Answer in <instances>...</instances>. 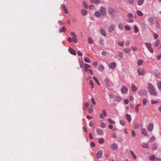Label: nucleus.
<instances>
[{
	"instance_id": "49",
	"label": "nucleus",
	"mask_w": 161,
	"mask_h": 161,
	"mask_svg": "<svg viewBox=\"0 0 161 161\" xmlns=\"http://www.w3.org/2000/svg\"><path fill=\"white\" fill-rule=\"evenodd\" d=\"M125 30L127 31H130L131 30L130 27L129 25H126L125 26Z\"/></svg>"
},
{
	"instance_id": "51",
	"label": "nucleus",
	"mask_w": 161,
	"mask_h": 161,
	"mask_svg": "<svg viewBox=\"0 0 161 161\" xmlns=\"http://www.w3.org/2000/svg\"><path fill=\"white\" fill-rule=\"evenodd\" d=\"M128 23H132L134 22V20L132 19H126Z\"/></svg>"
},
{
	"instance_id": "40",
	"label": "nucleus",
	"mask_w": 161,
	"mask_h": 161,
	"mask_svg": "<svg viewBox=\"0 0 161 161\" xmlns=\"http://www.w3.org/2000/svg\"><path fill=\"white\" fill-rule=\"evenodd\" d=\"M159 44V40L157 39L155 42V44H154V47H157L158 46Z\"/></svg>"
},
{
	"instance_id": "34",
	"label": "nucleus",
	"mask_w": 161,
	"mask_h": 161,
	"mask_svg": "<svg viewBox=\"0 0 161 161\" xmlns=\"http://www.w3.org/2000/svg\"><path fill=\"white\" fill-rule=\"evenodd\" d=\"M99 42V44L101 46H103L104 45L103 40L102 38H100Z\"/></svg>"
},
{
	"instance_id": "63",
	"label": "nucleus",
	"mask_w": 161,
	"mask_h": 161,
	"mask_svg": "<svg viewBox=\"0 0 161 161\" xmlns=\"http://www.w3.org/2000/svg\"><path fill=\"white\" fill-rule=\"evenodd\" d=\"M94 8V5L93 4L90 5L89 7V8L90 10H92Z\"/></svg>"
},
{
	"instance_id": "62",
	"label": "nucleus",
	"mask_w": 161,
	"mask_h": 161,
	"mask_svg": "<svg viewBox=\"0 0 161 161\" xmlns=\"http://www.w3.org/2000/svg\"><path fill=\"white\" fill-rule=\"evenodd\" d=\"M91 100H92V102L93 104H94V105H96V102H95V101L94 98L93 97H92L91 98Z\"/></svg>"
},
{
	"instance_id": "6",
	"label": "nucleus",
	"mask_w": 161,
	"mask_h": 161,
	"mask_svg": "<svg viewBox=\"0 0 161 161\" xmlns=\"http://www.w3.org/2000/svg\"><path fill=\"white\" fill-rule=\"evenodd\" d=\"M110 147L112 149L115 150L117 149L118 146L117 144L114 143L110 145Z\"/></svg>"
},
{
	"instance_id": "37",
	"label": "nucleus",
	"mask_w": 161,
	"mask_h": 161,
	"mask_svg": "<svg viewBox=\"0 0 161 161\" xmlns=\"http://www.w3.org/2000/svg\"><path fill=\"white\" fill-rule=\"evenodd\" d=\"M159 74H160L159 73L157 70H156L154 72L153 75L155 77H157L159 75Z\"/></svg>"
},
{
	"instance_id": "61",
	"label": "nucleus",
	"mask_w": 161,
	"mask_h": 161,
	"mask_svg": "<svg viewBox=\"0 0 161 161\" xmlns=\"http://www.w3.org/2000/svg\"><path fill=\"white\" fill-rule=\"evenodd\" d=\"M159 101L158 100H152V104H155L158 103Z\"/></svg>"
},
{
	"instance_id": "64",
	"label": "nucleus",
	"mask_w": 161,
	"mask_h": 161,
	"mask_svg": "<svg viewBox=\"0 0 161 161\" xmlns=\"http://www.w3.org/2000/svg\"><path fill=\"white\" fill-rule=\"evenodd\" d=\"M107 54V53L106 51H104L102 52V54L103 56H105Z\"/></svg>"
},
{
	"instance_id": "2",
	"label": "nucleus",
	"mask_w": 161,
	"mask_h": 161,
	"mask_svg": "<svg viewBox=\"0 0 161 161\" xmlns=\"http://www.w3.org/2000/svg\"><path fill=\"white\" fill-rule=\"evenodd\" d=\"M137 72L139 75H143L145 74V71L143 68L141 67L138 69Z\"/></svg>"
},
{
	"instance_id": "35",
	"label": "nucleus",
	"mask_w": 161,
	"mask_h": 161,
	"mask_svg": "<svg viewBox=\"0 0 161 161\" xmlns=\"http://www.w3.org/2000/svg\"><path fill=\"white\" fill-rule=\"evenodd\" d=\"M157 85L159 89H161V81H157Z\"/></svg>"
},
{
	"instance_id": "32",
	"label": "nucleus",
	"mask_w": 161,
	"mask_h": 161,
	"mask_svg": "<svg viewBox=\"0 0 161 161\" xmlns=\"http://www.w3.org/2000/svg\"><path fill=\"white\" fill-rule=\"evenodd\" d=\"M95 15L97 17H100L101 15V14L98 11H96L95 13Z\"/></svg>"
},
{
	"instance_id": "27",
	"label": "nucleus",
	"mask_w": 161,
	"mask_h": 161,
	"mask_svg": "<svg viewBox=\"0 0 161 161\" xmlns=\"http://www.w3.org/2000/svg\"><path fill=\"white\" fill-rule=\"evenodd\" d=\"M123 50L125 52L128 53H130L131 51V50L129 48H124Z\"/></svg>"
},
{
	"instance_id": "55",
	"label": "nucleus",
	"mask_w": 161,
	"mask_h": 161,
	"mask_svg": "<svg viewBox=\"0 0 161 161\" xmlns=\"http://www.w3.org/2000/svg\"><path fill=\"white\" fill-rule=\"evenodd\" d=\"M147 99H146V98H144L143 99V105H145L146 104V103H147Z\"/></svg>"
},
{
	"instance_id": "44",
	"label": "nucleus",
	"mask_w": 161,
	"mask_h": 161,
	"mask_svg": "<svg viewBox=\"0 0 161 161\" xmlns=\"http://www.w3.org/2000/svg\"><path fill=\"white\" fill-rule=\"evenodd\" d=\"M89 84L91 86V88L93 89L94 88V84L93 83V82L92 80H90Z\"/></svg>"
},
{
	"instance_id": "45",
	"label": "nucleus",
	"mask_w": 161,
	"mask_h": 161,
	"mask_svg": "<svg viewBox=\"0 0 161 161\" xmlns=\"http://www.w3.org/2000/svg\"><path fill=\"white\" fill-rule=\"evenodd\" d=\"M76 37H72V41L74 42L75 43H76L78 42V40L76 39Z\"/></svg>"
},
{
	"instance_id": "12",
	"label": "nucleus",
	"mask_w": 161,
	"mask_h": 161,
	"mask_svg": "<svg viewBox=\"0 0 161 161\" xmlns=\"http://www.w3.org/2000/svg\"><path fill=\"white\" fill-rule=\"evenodd\" d=\"M103 115L104 117L106 116V113L105 109H103L102 111V114H100V117L101 119H104V117L103 116Z\"/></svg>"
},
{
	"instance_id": "33",
	"label": "nucleus",
	"mask_w": 161,
	"mask_h": 161,
	"mask_svg": "<svg viewBox=\"0 0 161 161\" xmlns=\"http://www.w3.org/2000/svg\"><path fill=\"white\" fill-rule=\"evenodd\" d=\"M157 148V147L156 145L153 144L152 145V149L153 150H155Z\"/></svg>"
},
{
	"instance_id": "21",
	"label": "nucleus",
	"mask_w": 161,
	"mask_h": 161,
	"mask_svg": "<svg viewBox=\"0 0 161 161\" xmlns=\"http://www.w3.org/2000/svg\"><path fill=\"white\" fill-rule=\"evenodd\" d=\"M131 88L132 91L134 92H136L137 90V87L133 84H131Z\"/></svg>"
},
{
	"instance_id": "54",
	"label": "nucleus",
	"mask_w": 161,
	"mask_h": 161,
	"mask_svg": "<svg viewBox=\"0 0 161 161\" xmlns=\"http://www.w3.org/2000/svg\"><path fill=\"white\" fill-rule=\"evenodd\" d=\"M120 123L123 126H124L125 125V122L123 120H120Z\"/></svg>"
},
{
	"instance_id": "18",
	"label": "nucleus",
	"mask_w": 161,
	"mask_h": 161,
	"mask_svg": "<svg viewBox=\"0 0 161 161\" xmlns=\"http://www.w3.org/2000/svg\"><path fill=\"white\" fill-rule=\"evenodd\" d=\"M62 6L65 13L66 14H68V11L66 8L65 5L64 4H62Z\"/></svg>"
},
{
	"instance_id": "13",
	"label": "nucleus",
	"mask_w": 161,
	"mask_h": 161,
	"mask_svg": "<svg viewBox=\"0 0 161 161\" xmlns=\"http://www.w3.org/2000/svg\"><path fill=\"white\" fill-rule=\"evenodd\" d=\"M128 89L125 86H124L122 88L121 91L123 94H125L127 91Z\"/></svg>"
},
{
	"instance_id": "48",
	"label": "nucleus",
	"mask_w": 161,
	"mask_h": 161,
	"mask_svg": "<svg viewBox=\"0 0 161 161\" xmlns=\"http://www.w3.org/2000/svg\"><path fill=\"white\" fill-rule=\"evenodd\" d=\"M135 32V33H137L138 31V29L137 26L136 25H135L134 26Z\"/></svg>"
},
{
	"instance_id": "50",
	"label": "nucleus",
	"mask_w": 161,
	"mask_h": 161,
	"mask_svg": "<svg viewBox=\"0 0 161 161\" xmlns=\"http://www.w3.org/2000/svg\"><path fill=\"white\" fill-rule=\"evenodd\" d=\"M88 42L89 43L92 44L93 43V41L90 38H89L88 39Z\"/></svg>"
},
{
	"instance_id": "43",
	"label": "nucleus",
	"mask_w": 161,
	"mask_h": 161,
	"mask_svg": "<svg viewBox=\"0 0 161 161\" xmlns=\"http://www.w3.org/2000/svg\"><path fill=\"white\" fill-rule=\"evenodd\" d=\"M93 79L96 81L97 84L98 85H100V83L97 79L95 76L93 77Z\"/></svg>"
},
{
	"instance_id": "42",
	"label": "nucleus",
	"mask_w": 161,
	"mask_h": 161,
	"mask_svg": "<svg viewBox=\"0 0 161 161\" xmlns=\"http://www.w3.org/2000/svg\"><path fill=\"white\" fill-rule=\"evenodd\" d=\"M82 6L83 7H85L86 8H88V5H87V4L85 1H83Z\"/></svg>"
},
{
	"instance_id": "30",
	"label": "nucleus",
	"mask_w": 161,
	"mask_h": 161,
	"mask_svg": "<svg viewBox=\"0 0 161 161\" xmlns=\"http://www.w3.org/2000/svg\"><path fill=\"white\" fill-rule=\"evenodd\" d=\"M121 99V97L119 96H116L115 97L114 100L116 102H119Z\"/></svg>"
},
{
	"instance_id": "7",
	"label": "nucleus",
	"mask_w": 161,
	"mask_h": 161,
	"mask_svg": "<svg viewBox=\"0 0 161 161\" xmlns=\"http://www.w3.org/2000/svg\"><path fill=\"white\" fill-rule=\"evenodd\" d=\"M103 153L102 150H99L96 153V156L97 158H101Z\"/></svg>"
},
{
	"instance_id": "8",
	"label": "nucleus",
	"mask_w": 161,
	"mask_h": 161,
	"mask_svg": "<svg viewBox=\"0 0 161 161\" xmlns=\"http://www.w3.org/2000/svg\"><path fill=\"white\" fill-rule=\"evenodd\" d=\"M116 64L115 63L113 62L110 63L109 64V67L111 69H114L116 68Z\"/></svg>"
},
{
	"instance_id": "29",
	"label": "nucleus",
	"mask_w": 161,
	"mask_h": 161,
	"mask_svg": "<svg viewBox=\"0 0 161 161\" xmlns=\"http://www.w3.org/2000/svg\"><path fill=\"white\" fill-rule=\"evenodd\" d=\"M91 2L94 3H100V0H91Z\"/></svg>"
},
{
	"instance_id": "11",
	"label": "nucleus",
	"mask_w": 161,
	"mask_h": 161,
	"mask_svg": "<svg viewBox=\"0 0 161 161\" xmlns=\"http://www.w3.org/2000/svg\"><path fill=\"white\" fill-rule=\"evenodd\" d=\"M101 34L104 36H107V34L104 30L102 27L100 28V31Z\"/></svg>"
},
{
	"instance_id": "24",
	"label": "nucleus",
	"mask_w": 161,
	"mask_h": 161,
	"mask_svg": "<svg viewBox=\"0 0 161 161\" xmlns=\"http://www.w3.org/2000/svg\"><path fill=\"white\" fill-rule=\"evenodd\" d=\"M141 145L142 147L145 148H148L150 147L148 144L147 143H142Z\"/></svg>"
},
{
	"instance_id": "15",
	"label": "nucleus",
	"mask_w": 161,
	"mask_h": 161,
	"mask_svg": "<svg viewBox=\"0 0 161 161\" xmlns=\"http://www.w3.org/2000/svg\"><path fill=\"white\" fill-rule=\"evenodd\" d=\"M141 133L142 134L145 136H147V131L146 130L143 128H142L141 130Z\"/></svg>"
},
{
	"instance_id": "56",
	"label": "nucleus",
	"mask_w": 161,
	"mask_h": 161,
	"mask_svg": "<svg viewBox=\"0 0 161 161\" xmlns=\"http://www.w3.org/2000/svg\"><path fill=\"white\" fill-rule=\"evenodd\" d=\"M130 44V41H129V40L127 41H126V43H125L126 46L127 47H129Z\"/></svg>"
},
{
	"instance_id": "52",
	"label": "nucleus",
	"mask_w": 161,
	"mask_h": 161,
	"mask_svg": "<svg viewBox=\"0 0 161 161\" xmlns=\"http://www.w3.org/2000/svg\"><path fill=\"white\" fill-rule=\"evenodd\" d=\"M108 120L109 121V122L111 124H113L114 123V121L110 119H108Z\"/></svg>"
},
{
	"instance_id": "19",
	"label": "nucleus",
	"mask_w": 161,
	"mask_h": 161,
	"mask_svg": "<svg viewBox=\"0 0 161 161\" xmlns=\"http://www.w3.org/2000/svg\"><path fill=\"white\" fill-rule=\"evenodd\" d=\"M144 2V0H137V5L139 6L142 5Z\"/></svg>"
},
{
	"instance_id": "14",
	"label": "nucleus",
	"mask_w": 161,
	"mask_h": 161,
	"mask_svg": "<svg viewBox=\"0 0 161 161\" xmlns=\"http://www.w3.org/2000/svg\"><path fill=\"white\" fill-rule=\"evenodd\" d=\"M114 9L113 8H110L108 10V14L111 15H112L114 13Z\"/></svg>"
},
{
	"instance_id": "53",
	"label": "nucleus",
	"mask_w": 161,
	"mask_h": 161,
	"mask_svg": "<svg viewBox=\"0 0 161 161\" xmlns=\"http://www.w3.org/2000/svg\"><path fill=\"white\" fill-rule=\"evenodd\" d=\"M101 126L102 127L104 128L106 127V124L104 122H102L101 124Z\"/></svg>"
},
{
	"instance_id": "26",
	"label": "nucleus",
	"mask_w": 161,
	"mask_h": 161,
	"mask_svg": "<svg viewBox=\"0 0 161 161\" xmlns=\"http://www.w3.org/2000/svg\"><path fill=\"white\" fill-rule=\"evenodd\" d=\"M98 68L100 71L102 72L104 70V67L102 65H100L98 67Z\"/></svg>"
},
{
	"instance_id": "1",
	"label": "nucleus",
	"mask_w": 161,
	"mask_h": 161,
	"mask_svg": "<svg viewBox=\"0 0 161 161\" xmlns=\"http://www.w3.org/2000/svg\"><path fill=\"white\" fill-rule=\"evenodd\" d=\"M138 94L141 96H146L147 94V92L144 89L140 90L138 91Z\"/></svg>"
},
{
	"instance_id": "57",
	"label": "nucleus",
	"mask_w": 161,
	"mask_h": 161,
	"mask_svg": "<svg viewBox=\"0 0 161 161\" xmlns=\"http://www.w3.org/2000/svg\"><path fill=\"white\" fill-rule=\"evenodd\" d=\"M127 2L129 4H133L135 2L134 0H127Z\"/></svg>"
},
{
	"instance_id": "22",
	"label": "nucleus",
	"mask_w": 161,
	"mask_h": 161,
	"mask_svg": "<svg viewBox=\"0 0 161 161\" xmlns=\"http://www.w3.org/2000/svg\"><path fill=\"white\" fill-rule=\"evenodd\" d=\"M143 62V60L142 59H139L138 60L137 64L138 66H141Z\"/></svg>"
},
{
	"instance_id": "38",
	"label": "nucleus",
	"mask_w": 161,
	"mask_h": 161,
	"mask_svg": "<svg viewBox=\"0 0 161 161\" xmlns=\"http://www.w3.org/2000/svg\"><path fill=\"white\" fill-rule=\"evenodd\" d=\"M81 13L82 15L85 16L87 14V11L84 9L81 10Z\"/></svg>"
},
{
	"instance_id": "3",
	"label": "nucleus",
	"mask_w": 161,
	"mask_h": 161,
	"mask_svg": "<svg viewBox=\"0 0 161 161\" xmlns=\"http://www.w3.org/2000/svg\"><path fill=\"white\" fill-rule=\"evenodd\" d=\"M115 28L116 26L115 25L111 24L108 27V31L109 32L112 33L114 31Z\"/></svg>"
},
{
	"instance_id": "16",
	"label": "nucleus",
	"mask_w": 161,
	"mask_h": 161,
	"mask_svg": "<svg viewBox=\"0 0 161 161\" xmlns=\"http://www.w3.org/2000/svg\"><path fill=\"white\" fill-rule=\"evenodd\" d=\"M161 161V158H156L155 156L152 155V161Z\"/></svg>"
},
{
	"instance_id": "36",
	"label": "nucleus",
	"mask_w": 161,
	"mask_h": 161,
	"mask_svg": "<svg viewBox=\"0 0 161 161\" xmlns=\"http://www.w3.org/2000/svg\"><path fill=\"white\" fill-rule=\"evenodd\" d=\"M147 87L148 91L151 94V83L150 82L148 84Z\"/></svg>"
},
{
	"instance_id": "31",
	"label": "nucleus",
	"mask_w": 161,
	"mask_h": 161,
	"mask_svg": "<svg viewBox=\"0 0 161 161\" xmlns=\"http://www.w3.org/2000/svg\"><path fill=\"white\" fill-rule=\"evenodd\" d=\"M118 56L121 59H123V53L121 52H118Z\"/></svg>"
},
{
	"instance_id": "9",
	"label": "nucleus",
	"mask_w": 161,
	"mask_h": 161,
	"mask_svg": "<svg viewBox=\"0 0 161 161\" xmlns=\"http://www.w3.org/2000/svg\"><path fill=\"white\" fill-rule=\"evenodd\" d=\"M157 94V92L155 90L153 86L152 85V95L156 96Z\"/></svg>"
},
{
	"instance_id": "17",
	"label": "nucleus",
	"mask_w": 161,
	"mask_h": 161,
	"mask_svg": "<svg viewBox=\"0 0 161 161\" xmlns=\"http://www.w3.org/2000/svg\"><path fill=\"white\" fill-rule=\"evenodd\" d=\"M84 66L85 71L86 72H87L88 71V69L89 68H91L90 65H89L87 64H84Z\"/></svg>"
},
{
	"instance_id": "5",
	"label": "nucleus",
	"mask_w": 161,
	"mask_h": 161,
	"mask_svg": "<svg viewBox=\"0 0 161 161\" xmlns=\"http://www.w3.org/2000/svg\"><path fill=\"white\" fill-rule=\"evenodd\" d=\"M68 50L70 54L75 56L76 55V51L70 47H69Z\"/></svg>"
},
{
	"instance_id": "47",
	"label": "nucleus",
	"mask_w": 161,
	"mask_h": 161,
	"mask_svg": "<svg viewBox=\"0 0 161 161\" xmlns=\"http://www.w3.org/2000/svg\"><path fill=\"white\" fill-rule=\"evenodd\" d=\"M118 44L120 46H123V45H124V42L123 41H122L121 42H118Z\"/></svg>"
},
{
	"instance_id": "28",
	"label": "nucleus",
	"mask_w": 161,
	"mask_h": 161,
	"mask_svg": "<svg viewBox=\"0 0 161 161\" xmlns=\"http://www.w3.org/2000/svg\"><path fill=\"white\" fill-rule=\"evenodd\" d=\"M119 28L120 30H122L124 28V25L121 23H119L118 25Z\"/></svg>"
},
{
	"instance_id": "10",
	"label": "nucleus",
	"mask_w": 161,
	"mask_h": 161,
	"mask_svg": "<svg viewBox=\"0 0 161 161\" xmlns=\"http://www.w3.org/2000/svg\"><path fill=\"white\" fill-rule=\"evenodd\" d=\"M96 131L97 134L101 136L103 134V131L101 129L97 128L96 129Z\"/></svg>"
},
{
	"instance_id": "25",
	"label": "nucleus",
	"mask_w": 161,
	"mask_h": 161,
	"mask_svg": "<svg viewBox=\"0 0 161 161\" xmlns=\"http://www.w3.org/2000/svg\"><path fill=\"white\" fill-rule=\"evenodd\" d=\"M66 31V28L64 26H63L62 28H61L60 29L59 32L61 33L62 32H63L64 33Z\"/></svg>"
},
{
	"instance_id": "59",
	"label": "nucleus",
	"mask_w": 161,
	"mask_h": 161,
	"mask_svg": "<svg viewBox=\"0 0 161 161\" xmlns=\"http://www.w3.org/2000/svg\"><path fill=\"white\" fill-rule=\"evenodd\" d=\"M140 104H137L135 108V110L137 113L138 112V107L140 105Z\"/></svg>"
},
{
	"instance_id": "46",
	"label": "nucleus",
	"mask_w": 161,
	"mask_h": 161,
	"mask_svg": "<svg viewBox=\"0 0 161 161\" xmlns=\"http://www.w3.org/2000/svg\"><path fill=\"white\" fill-rule=\"evenodd\" d=\"M84 61L85 62L87 63H90V61L89 60V59L87 58L86 57L84 59Z\"/></svg>"
},
{
	"instance_id": "4",
	"label": "nucleus",
	"mask_w": 161,
	"mask_h": 161,
	"mask_svg": "<svg viewBox=\"0 0 161 161\" xmlns=\"http://www.w3.org/2000/svg\"><path fill=\"white\" fill-rule=\"evenodd\" d=\"M99 10L101 12L100 13L103 15H105L107 13L106 9L103 6H102L101 7Z\"/></svg>"
},
{
	"instance_id": "58",
	"label": "nucleus",
	"mask_w": 161,
	"mask_h": 161,
	"mask_svg": "<svg viewBox=\"0 0 161 161\" xmlns=\"http://www.w3.org/2000/svg\"><path fill=\"white\" fill-rule=\"evenodd\" d=\"M70 35L72 36V37H77V36L75 35L74 32L72 31V32H71L70 33Z\"/></svg>"
},
{
	"instance_id": "41",
	"label": "nucleus",
	"mask_w": 161,
	"mask_h": 161,
	"mask_svg": "<svg viewBox=\"0 0 161 161\" xmlns=\"http://www.w3.org/2000/svg\"><path fill=\"white\" fill-rule=\"evenodd\" d=\"M137 14L138 15L140 16H142L143 15V14L142 13V12L140 11V10H138L137 11Z\"/></svg>"
},
{
	"instance_id": "60",
	"label": "nucleus",
	"mask_w": 161,
	"mask_h": 161,
	"mask_svg": "<svg viewBox=\"0 0 161 161\" xmlns=\"http://www.w3.org/2000/svg\"><path fill=\"white\" fill-rule=\"evenodd\" d=\"M105 85L106 86L108 87H110L111 86V84L109 81L106 82H105Z\"/></svg>"
},
{
	"instance_id": "39",
	"label": "nucleus",
	"mask_w": 161,
	"mask_h": 161,
	"mask_svg": "<svg viewBox=\"0 0 161 161\" xmlns=\"http://www.w3.org/2000/svg\"><path fill=\"white\" fill-rule=\"evenodd\" d=\"M104 140L103 138L99 139L98 140V142L100 144H102L104 143Z\"/></svg>"
},
{
	"instance_id": "20",
	"label": "nucleus",
	"mask_w": 161,
	"mask_h": 161,
	"mask_svg": "<svg viewBox=\"0 0 161 161\" xmlns=\"http://www.w3.org/2000/svg\"><path fill=\"white\" fill-rule=\"evenodd\" d=\"M126 118L129 122L131 121V116L130 114H125Z\"/></svg>"
},
{
	"instance_id": "23",
	"label": "nucleus",
	"mask_w": 161,
	"mask_h": 161,
	"mask_svg": "<svg viewBox=\"0 0 161 161\" xmlns=\"http://www.w3.org/2000/svg\"><path fill=\"white\" fill-rule=\"evenodd\" d=\"M145 45L150 52L151 53V44L149 43H146Z\"/></svg>"
}]
</instances>
